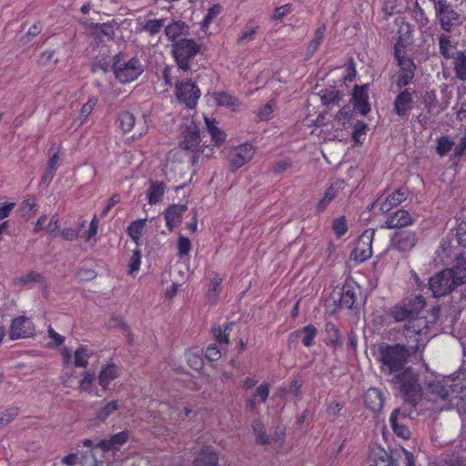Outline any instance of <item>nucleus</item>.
Masks as SVG:
<instances>
[{
	"label": "nucleus",
	"instance_id": "cd10ccee",
	"mask_svg": "<svg viewBox=\"0 0 466 466\" xmlns=\"http://www.w3.org/2000/svg\"><path fill=\"white\" fill-rule=\"evenodd\" d=\"M212 96L218 106L228 107L232 111H237L241 104L237 97L227 92H215Z\"/></svg>",
	"mask_w": 466,
	"mask_h": 466
},
{
	"label": "nucleus",
	"instance_id": "2eb2a0df",
	"mask_svg": "<svg viewBox=\"0 0 466 466\" xmlns=\"http://www.w3.org/2000/svg\"><path fill=\"white\" fill-rule=\"evenodd\" d=\"M34 330V324L28 318L18 317L13 320L10 337L12 339L27 338L33 334Z\"/></svg>",
	"mask_w": 466,
	"mask_h": 466
},
{
	"label": "nucleus",
	"instance_id": "3c124183",
	"mask_svg": "<svg viewBox=\"0 0 466 466\" xmlns=\"http://www.w3.org/2000/svg\"><path fill=\"white\" fill-rule=\"evenodd\" d=\"M297 334H304L302 338V343L306 347H309L313 344L314 338L317 334V329L312 325H308L304 327L302 329L298 330Z\"/></svg>",
	"mask_w": 466,
	"mask_h": 466
},
{
	"label": "nucleus",
	"instance_id": "0eeeda50",
	"mask_svg": "<svg viewBox=\"0 0 466 466\" xmlns=\"http://www.w3.org/2000/svg\"><path fill=\"white\" fill-rule=\"evenodd\" d=\"M424 307V300L421 296H416L414 301H402L390 309V316L396 322H410L411 318L419 316Z\"/></svg>",
	"mask_w": 466,
	"mask_h": 466
},
{
	"label": "nucleus",
	"instance_id": "6e6d98bb",
	"mask_svg": "<svg viewBox=\"0 0 466 466\" xmlns=\"http://www.w3.org/2000/svg\"><path fill=\"white\" fill-rule=\"evenodd\" d=\"M332 228L338 238L342 237L348 231L345 217H339L333 220Z\"/></svg>",
	"mask_w": 466,
	"mask_h": 466
},
{
	"label": "nucleus",
	"instance_id": "774afa93",
	"mask_svg": "<svg viewBox=\"0 0 466 466\" xmlns=\"http://www.w3.org/2000/svg\"><path fill=\"white\" fill-rule=\"evenodd\" d=\"M453 155L455 157H461L466 150V137L461 138L458 145L453 147Z\"/></svg>",
	"mask_w": 466,
	"mask_h": 466
},
{
	"label": "nucleus",
	"instance_id": "a18cd8bd",
	"mask_svg": "<svg viewBox=\"0 0 466 466\" xmlns=\"http://www.w3.org/2000/svg\"><path fill=\"white\" fill-rule=\"evenodd\" d=\"M440 52L445 58L452 56L454 46L451 44V37L448 35L441 34L439 36Z\"/></svg>",
	"mask_w": 466,
	"mask_h": 466
},
{
	"label": "nucleus",
	"instance_id": "69168bd1",
	"mask_svg": "<svg viewBox=\"0 0 466 466\" xmlns=\"http://www.w3.org/2000/svg\"><path fill=\"white\" fill-rule=\"evenodd\" d=\"M274 111V106L273 104L270 102V103H268L266 104L259 111H258V117L261 119V120H267L269 118V116H271V114L273 113Z\"/></svg>",
	"mask_w": 466,
	"mask_h": 466
},
{
	"label": "nucleus",
	"instance_id": "aec40b11",
	"mask_svg": "<svg viewBox=\"0 0 466 466\" xmlns=\"http://www.w3.org/2000/svg\"><path fill=\"white\" fill-rule=\"evenodd\" d=\"M187 210V206L181 204H174L167 208L165 211V219L167 228L171 231L181 223L183 214Z\"/></svg>",
	"mask_w": 466,
	"mask_h": 466
},
{
	"label": "nucleus",
	"instance_id": "09e8293b",
	"mask_svg": "<svg viewBox=\"0 0 466 466\" xmlns=\"http://www.w3.org/2000/svg\"><path fill=\"white\" fill-rule=\"evenodd\" d=\"M119 127L124 132H129L135 126V116L129 112H123L118 116Z\"/></svg>",
	"mask_w": 466,
	"mask_h": 466
},
{
	"label": "nucleus",
	"instance_id": "2f4dec72",
	"mask_svg": "<svg viewBox=\"0 0 466 466\" xmlns=\"http://www.w3.org/2000/svg\"><path fill=\"white\" fill-rule=\"evenodd\" d=\"M342 182H336L326 190L323 198L317 203L318 211H323L328 207V205L338 196L339 190L342 188Z\"/></svg>",
	"mask_w": 466,
	"mask_h": 466
},
{
	"label": "nucleus",
	"instance_id": "393cba45",
	"mask_svg": "<svg viewBox=\"0 0 466 466\" xmlns=\"http://www.w3.org/2000/svg\"><path fill=\"white\" fill-rule=\"evenodd\" d=\"M79 390L92 396L100 397L99 390L96 387V378L92 371H86L79 381Z\"/></svg>",
	"mask_w": 466,
	"mask_h": 466
},
{
	"label": "nucleus",
	"instance_id": "423d86ee",
	"mask_svg": "<svg viewBox=\"0 0 466 466\" xmlns=\"http://www.w3.org/2000/svg\"><path fill=\"white\" fill-rule=\"evenodd\" d=\"M200 46L194 39H180L172 45V54L178 69L187 71L189 62L199 52Z\"/></svg>",
	"mask_w": 466,
	"mask_h": 466
},
{
	"label": "nucleus",
	"instance_id": "39448f33",
	"mask_svg": "<svg viewBox=\"0 0 466 466\" xmlns=\"http://www.w3.org/2000/svg\"><path fill=\"white\" fill-rule=\"evenodd\" d=\"M113 72L119 82L126 84L137 79L144 72V66L137 57L126 59L117 55L114 57Z\"/></svg>",
	"mask_w": 466,
	"mask_h": 466
},
{
	"label": "nucleus",
	"instance_id": "a211bd4d",
	"mask_svg": "<svg viewBox=\"0 0 466 466\" xmlns=\"http://www.w3.org/2000/svg\"><path fill=\"white\" fill-rule=\"evenodd\" d=\"M351 101L354 108L361 115L366 116L370 111V106L368 103V91L364 86H357L352 94Z\"/></svg>",
	"mask_w": 466,
	"mask_h": 466
},
{
	"label": "nucleus",
	"instance_id": "37998d69",
	"mask_svg": "<svg viewBox=\"0 0 466 466\" xmlns=\"http://www.w3.org/2000/svg\"><path fill=\"white\" fill-rule=\"evenodd\" d=\"M232 323H228L224 327H221L219 325L213 326L212 332L218 342L224 344L228 343V336L232 329Z\"/></svg>",
	"mask_w": 466,
	"mask_h": 466
},
{
	"label": "nucleus",
	"instance_id": "4d7b16f0",
	"mask_svg": "<svg viewBox=\"0 0 466 466\" xmlns=\"http://www.w3.org/2000/svg\"><path fill=\"white\" fill-rule=\"evenodd\" d=\"M192 245L188 238L180 236L177 240V255L182 258L188 255Z\"/></svg>",
	"mask_w": 466,
	"mask_h": 466
},
{
	"label": "nucleus",
	"instance_id": "72a5a7b5",
	"mask_svg": "<svg viewBox=\"0 0 466 466\" xmlns=\"http://www.w3.org/2000/svg\"><path fill=\"white\" fill-rule=\"evenodd\" d=\"M326 33V25H319L315 30L312 39L309 42L307 46V55L313 56L321 45Z\"/></svg>",
	"mask_w": 466,
	"mask_h": 466
},
{
	"label": "nucleus",
	"instance_id": "1a4fd4ad",
	"mask_svg": "<svg viewBox=\"0 0 466 466\" xmlns=\"http://www.w3.org/2000/svg\"><path fill=\"white\" fill-rule=\"evenodd\" d=\"M453 279V270L444 269L429 280V286L435 298L450 294L458 285Z\"/></svg>",
	"mask_w": 466,
	"mask_h": 466
},
{
	"label": "nucleus",
	"instance_id": "4468645a",
	"mask_svg": "<svg viewBox=\"0 0 466 466\" xmlns=\"http://www.w3.org/2000/svg\"><path fill=\"white\" fill-rule=\"evenodd\" d=\"M417 234L411 230L396 232L390 240L391 247L400 252L411 250L417 243Z\"/></svg>",
	"mask_w": 466,
	"mask_h": 466
},
{
	"label": "nucleus",
	"instance_id": "a19ab883",
	"mask_svg": "<svg viewBox=\"0 0 466 466\" xmlns=\"http://www.w3.org/2000/svg\"><path fill=\"white\" fill-rule=\"evenodd\" d=\"M454 70L459 79L466 80V56L462 52H457L454 56Z\"/></svg>",
	"mask_w": 466,
	"mask_h": 466
},
{
	"label": "nucleus",
	"instance_id": "c03bdc74",
	"mask_svg": "<svg viewBox=\"0 0 466 466\" xmlns=\"http://www.w3.org/2000/svg\"><path fill=\"white\" fill-rule=\"evenodd\" d=\"M119 408L117 400H111L106 402L96 412V420L100 421L106 420L111 414H113Z\"/></svg>",
	"mask_w": 466,
	"mask_h": 466
},
{
	"label": "nucleus",
	"instance_id": "e433bc0d",
	"mask_svg": "<svg viewBox=\"0 0 466 466\" xmlns=\"http://www.w3.org/2000/svg\"><path fill=\"white\" fill-rule=\"evenodd\" d=\"M357 299V293L354 287L347 284L343 287L339 299V306L351 309Z\"/></svg>",
	"mask_w": 466,
	"mask_h": 466
},
{
	"label": "nucleus",
	"instance_id": "c9c22d12",
	"mask_svg": "<svg viewBox=\"0 0 466 466\" xmlns=\"http://www.w3.org/2000/svg\"><path fill=\"white\" fill-rule=\"evenodd\" d=\"M164 193L165 185L162 182H152L147 194L148 204L154 205L160 202Z\"/></svg>",
	"mask_w": 466,
	"mask_h": 466
},
{
	"label": "nucleus",
	"instance_id": "f8f14e48",
	"mask_svg": "<svg viewBox=\"0 0 466 466\" xmlns=\"http://www.w3.org/2000/svg\"><path fill=\"white\" fill-rule=\"evenodd\" d=\"M436 16L441 27L444 31H451V27L459 21V14L446 0H439L435 3Z\"/></svg>",
	"mask_w": 466,
	"mask_h": 466
},
{
	"label": "nucleus",
	"instance_id": "de8ad7c7",
	"mask_svg": "<svg viewBox=\"0 0 466 466\" xmlns=\"http://www.w3.org/2000/svg\"><path fill=\"white\" fill-rule=\"evenodd\" d=\"M62 463L66 466H75L77 463L85 465L86 464V455L80 451L70 453L62 459Z\"/></svg>",
	"mask_w": 466,
	"mask_h": 466
},
{
	"label": "nucleus",
	"instance_id": "ea45409f",
	"mask_svg": "<svg viewBox=\"0 0 466 466\" xmlns=\"http://www.w3.org/2000/svg\"><path fill=\"white\" fill-rule=\"evenodd\" d=\"M252 429L258 443L262 445L271 444L270 437L266 433L265 427L260 420H254L252 423Z\"/></svg>",
	"mask_w": 466,
	"mask_h": 466
},
{
	"label": "nucleus",
	"instance_id": "79ce46f5",
	"mask_svg": "<svg viewBox=\"0 0 466 466\" xmlns=\"http://www.w3.org/2000/svg\"><path fill=\"white\" fill-rule=\"evenodd\" d=\"M451 269L453 270V279L457 280L458 286L466 282V259L457 258L455 267Z\"/></svg>",
	"mask_w": 466,
	"mask_h": 466
},
{
	"label": "nucleus",
	"instance_id": "f257e3e1",
	"mask_svg": "<svg viewBox=\"0 0 466 466\" xmlns=\"http://www.w3.org/2000/svg\"><path fill=\"white\" fill-rule=\"evenodd\" d=\"M418 351V346L383 344L379 349L380 372L397 390L405 401L415 406L421 394L418 375L407 367L409 358Z\"/></svg>",
	"mask_w": 466,
	"mask_h": 466
},
{
	"label": "nucleus",
	"instance_id": "9b49d317",
	"mask_svg": "<svg viewBox=\"0 0 466 466\" xmlns=\"http://www.w3.org/2000/svg\"><path fill=\"white\" fill-rule=\"evenodd\" d=\"M375 230L372 228L366 229L358 238L355 248L350 253V259L356 263H362L369 259L372 255V240Z\"/></svg>",
	"mask_w": 466,
	"mask_h": 466
},
{
	"label": "nucleus",
	"instance_id": "6e6552de",
	"mask_svg": "<svg viewBox=\"0 0 466 466\" xmlns=\"http://www.w3.org/2000/svg\"><path fill=\"white\" fill-rule=\"evenodd\" d=\"M394 56L400 67L396 84L399 87H402L409 85L414 77L415 65L411 58L405 56L404 47L399 43L395 45Z\"/></svg>",
	"mask_w": 466,
	"mask_h": 466
},
{
	"label": "nucleus",
	"instance_id": "b1692460",
	"mask_svg": "<svg viewBox=\"0 0 466 466\" xmlns=\"http://www.w3.org/2000/svg\"><path fill=\"white\" fill-rule=\"evenodd\" d=\"M404 419L405 414L400 412V410H395L390 417V422L394 433L406 440L410 437V432L409 428L402 422Z\"/></svg>",
	"mask_w": 466,
	"mask_h": 466
},
{
	"label": "nucleus",
	"instance_id": "473e14b6",
	"mask_svg": "<svg viewBox=\"0 0 466 466\" xmlns=\"http://www.w3.org/2000/svg\"><path fill=\"white\" fill-rule=\"evenodd\" d=\"M147 220V218L137 219L131 222L127 227V232L128 236L132 238L137 247L140 245L142 233L146 227Z\"/></svg>",
	"mask_w": 466,
	"mask_h": 466
},
{
	"label": "nucleus",
	"instance_id": "c85d7f7f",
	"mask_svg": "<svg viewBox=\"0 0 466 466\" xmlns=\"http://www.w3.org/2000/svg\"><path fill=\"white\" fill-rule=\"evenodd\" d=\"M365 403L373 411L380 410L383 406L382 393L375 388L369 389L365 393Z\"/></svg>",
	"mask_w": 466,
	"mask_h": 466
},
{
	"label": "nucleus",
	"instance_id": "5701e85b",
	"mask_svg": "<svg viewBox=\"0 0 466 466\" xmlns=\"http://www.w3.org/2000/svg\"><path fill=\"white\" fill-rule=\"evenodd\" d=\"M127 440L128 432L120 431L112 435L109 439L99 441L96 448H100L104 451H117L127 441Z\"/></svg>",
	"mask_w": 466,
	"mask_h": 466
},
{
	"label": "nucleus",
	"instance_id": "bb28decb",
	"mask_svg": "<svg viewBox=\"0 0 466 466\" xmlns=\"http://www.w3.org/2000/svg\"><path fill=\"white\" fill-rule=\"evenodd\" d=\"M195 466H218V456L212 447H205L195 460Z\"/></svg>",
	"mask_w": 466,
	"mask_h": 466
},
{
	"label": "nucleus",
	"instance_id": "13d9d810",
	"mask_svg": "<svg viewBox=\"0 0 466 466\" xmlns=\"http://www.w3.org/2000/svg\"><path fill=\"white\" fill-rule=\"evenodd\" d=\"M205 356L208 360L215 361L220 359L222 353L216 345H210L207 348Z\"/></svg>",
	"mask_w": 466,
	"mask_h": 466
},
{
	"label": "nucleus",
	"instance_id": "e2e57ef3",
	"mask_svg": "<svg viewBox=\"0 0 466 466\" xmlns=\"http://www.w3.org/2000/svg\"><path fill=\"white\" fill-rule=\"evenodd\" d=\"M98 221L95 216L89 224V228L83 234V237L86 238V240H90L93 237L96 235Z\"/></svg>",
	"mask_w": 466,
	"mask_h": 466
},
{
	"label": "nucleus",
	"instance_id": "bf43d9fd",
	"mask_svg": "<svg viewBox=\"0 0 466 466\" xmlns=\"http://www.w3.org/2000/svg\"><path fill=\"white\" fill-rule=\"evenodd\" d=\"M23 216L30 217L36 211V204L34 199H26L22 203Z\"/></svg>",
	"mask_w": 466,
	"mask_h": 466
},
{
	"label": "nucleus",
	"instance_id": "6ab92c4d",
	"mask_svg": "<svg viewBox=\"0 0 466 466\" xmlns=\"http://www.w3.org/2000/svg\"><path fill=\"white\" fill-rule=\"evenodd\" d=\"M413 104V94L408 89L400 92L394 101V109L399 116H406Z\"/></svg>",
	"mask_w": 466,
	"mask_h": 466
},
{
	"label": "nucleus",
	"instance_id": "f704fd0d",
	"mask_svg": "<svg viewBox=\"0 0 466 466\" xmlns=\"http://www.w3.org/2000/svg\"><path fill=\"white\" fill-rule=\"evenodd\" d=\"M205 124L207 127V130L211 136L212 141L216 145L222 144L226 139L225 133L217 126V121L215 119L208 118L204 116Z\"/></svg>",
	"mask_w": 466,
	"mask_h": 466
},
{
	"label": "nucleus",
	"instance_id": "864d4df0",
	"mask_svg": "<svg viewBox=\"0 0 466 466\" xmlns=\"http://www.w3.org/2000/svg\"><path fill=\"white\" fill-rule=\"evenodd\" d=\"M140 264H141V252L139 250L138 248H137L130 258H129V262H128V273L130 275H133L135 274L136 272H137L139 270V268H140Z\"/></svg>",
	"mask_w": 466,
	"mask_h": 466
},
{
	"label": "nucleus",
	"instance_id": "052dcab7",
	"mask_svg": "<svg viewBox=\"0 0 466 466\" xmlns=\"http://www.w3.org/2000/svg\"><path fill=\"white\" fill-rule=\"evenodd\" d=\"M285 434V428L278 426L275 430L274 434L272 436H269L271 440V444L281 445L284 441Z\"/></svg>",
	"mask_w": 466,
	"mask_h": 466
},
{
	"label": "nucleus",
	"instance_id": "f03ea898",
	"mask_svg": "<svg viewBox=\"0 0 466 466\" xmlns=\"http://www.w3.org/2000/svg\"><path fill=\"white\" fill-rule=\"evenodd\" d=\"M438 312L439 310L434 309L431 313V320H429L422 309L419 316H414L410 322L405 323L403 335L410 346H418V350H420V347H424L428 343L433 336L431 334V327L434 324Z\"/></svg>",
	"mask_w": 466,
	"mask_h": 466
},
{
	"label": "nucleus",
	"instance_id": "603ef678",
	"mask_svg": "<svg viewBox=\"0 0 466 466\" xmlns=\"http://www.w3.org/2000/svg\"><path fill=\"white\" fill-rule=\"evenodd\" d=\"M41 279L40 274L36 272H29L28 274L21 277H17L14 279V284L19 287L27 286L30 283L37 282Z\"/></svg>",
	"mask_w": 466,
	"mask_h": 466
},
{
	"label": "nucleus",
	"instance_id": "338daca9",
	"mask_svg": "<svg viewBox=\"0 0 466 466\" xmlns=\"http://www.w3.org/2000/svg\"><path fill=\"white\" fill-rule=\"evenodd\" d=\"M291 11V5L289 4L283 5L279 7H277L273 13L274 19H281L283 16L288 15Z\"/></svg>",
	"mask_w": 466,
	"mask_h": 466
},
{
	"label": "nucleus",
	"instance_id": "49530a36",
	"mask_svg": "<svg viewBox=\"0 0 466 466\" xmlns=\"http://www.w3.org/2000/svg\"><path fill=\"white\" fill-rule=\"evenodd\" d=\"M453 147L454 141L449 137L443 136L437 139L436 152L439 156L444 157L452 150Z\"/></svg>",
	"mask_w": 466,
	"mask_h": 466
},
{
	"label": "nucleus",
	"instance_id": "4be33fe9",
	"mask_svg": "<svg viewBox=\"0 0 466 466\" xmlns=\"http://www.w3.org/2000/svg\"><path fill=\"white\" fill-rule=\"evenodd\" d=\"M119 368L115 364H106L99 371L97 381L103 390H106L113 380L119 376Z\"/></svg>",
	"mask_w": 466,
	"mask_h": 466
},
{
	"label": "nucleus",
	"instance_id": "7ed1b4c3",
	"mask_svg": "<svg viewBox=\"0 0 466 466\" xmlns=\"http://www.w3.org/2000/svg\"><path fill=\"white\" fill-rule=\"evenodd\" d=\"M431 388L432 391L436 392L442 400L452 395V399H460L465 402V407L461 408L466 413V371H460L454 378H448L442 382L432 384Z\"/></svg>",
	"mask_w": 466,
	"mask_h": 466
},
{
	"label": "nucleus",
	"instance_id": "c756f323",
	"mask_svg": "<svg viewBox=\"0 0 466 466\" xmlns=\"http://www.w3.org/2000/svg\"><path fill=\"white\" fill-rule=\"evenodd\" d=\"M187 32L188 26L182 21H174L165 25V34L171 41H175L177 38L186 35Z\"/></svg>",
	"mask_w": 466,
	"mask_h": 466
},
{
	"label": "nucleus",
	"instance_id": "4c0bfd02",
	"mask_svg": "<svg viewBox=\"0 0 466 466\" xmlns=\"http://www.w3.org/2000/svg\"><path fill=\"white\" fill-rule=\"evenodd\" d=\"M370 466H391L390 455L383 449L373 450L370 455Z\"/></svg>",
	"mask_w": 466,
	"mask_h": 466
},
{
	"label": "nucleus",
	"instance_id": "f3484780",
	"mask_svg": "<svg viewBox=\"0 0 466 466\" xmlns=\"http://www.w3.org/2000/svg\"><path fill=\"white\" fill-rule=\"evenodd\" d=\"M413 221L409 211L399 209L388 217L385 225L387 228H400L412 225Z\"/></svg>",
	"mask_w": 466,
	"mask_h": 466
},
{
	"label": "nucleus",
	"instance_id": "680f3d73",
	"mask_svg": "<svg viewBox=\"0 0 466 466\" xmlns=\"http://www.w3.org/2000/svg\"><path fill=\"white\" fill-rule=\"evenodd\" d=\"M18 414L17 410L15 408L5 410L0 417V424L5 425L9 423Z\"/></svg>",
	"mask_w": 466,
	"mask_h": 466
},
{
	"label": "nucleus",
	"instance_id": "ddd939ff",
	"mask_svg": "<svg viewBox=\"0 0 466 466\" xmlns=\"http://www.w3.org/2000/svg\"><path fill=\"white\" fill-rule=\"evenodd\" d=\"M255 155V148L249 143H244L238 147H234L228 154V159L229 167L232 171L243 167L252 159Z\"/></svg>",
	"mask_w": 466,
	"mask_h": 466
},
{
	"label": "nucleus",
	"instance_id": "9d476101",
	"mask_svg": "<svg viewBox=\"0 0 466 466\" xmlns=\"http://www.w3.org/2000/svg\"><path fill=\"white\" fill-rule=\"evenodd\" d=\"M175 95L180 103L192 109L196 107L201 91L195 83L182 80L177 82Z\"/></svg>",
	"mask_w": 466,
	"mask_h": 466
},
{
	"label": "nucleus",
	"instance_id": "7c9ffc66",
	"mask_svg": "<svg viewBox=\"0 0 466 466\" xmlns=\"http://www.w3.org/2000/svg\"><path fill=\"white\" fill-rule=\"evenodd\" d=\"M269 393V384L263 383L256 389L255 394L248 400L247 407L249 410H255L257 403H263L267 400Z\"/></svg>",
	"mask_w": 466,
	"mask_h": 466
},
{
	"label": "nucleus",
	"instance_id": "412c9836",
	"mask_svg": "<svg viewBox=\"0 0 466 466\" xmlns=\"http://www.w3.org/2000/svg\"><path fill=\"white\" fill-rule=\"evenodd\" d=\"M408 197V190L406 188H399L390 194L380 206V210L382 213L390 212L393 208L399 206Z\"/></svg>",
	"mask_w": 466,
	"mask_h": 466
},
{
	"label": "nucleus",
	"instance_id": "8fccbe9b",
	"mask_svg": "<svg viewBox=\"0 0 466 466\" xmlns=\"http://www.w3.org/2000/svg\"><path fill=\"white\" fill-rule=\"evenodd\" d=\"M221 12H222V6L218 4L213 5L211 7H209L207 15H205V17L202 21V29H204V30L208 29L209 25L212 23V21L216 17H218V15H219Z\"/></svg>",
	"mask_w": 466,
	"mask_h": 466
},
{
	"label": "nucleus",
	"instance_id": "dca6fc26",
	"mask_svg": "<svg viewBox=\"0 0 466 466\" xmlns=\"http://www.w3.org/2000/svg\"><path fill=\"white\" fill-rule=\"evenodd\" d=\"M200 143L199 130L192 123L187 129L183 130L180 140V147L185 150L194 151Z\"/></svg>",
	"mask_w": 466,
	"mask_h": 466
},
{
	"label": "nucleus",
	"instance_id": "58836bf2",
	"mask_svg": "<svg viewBox=\"0 0 466 466\" xmlns=\"http://www.w3.org/2000/svg\"><path fill=\"white\" fill-rule=\"evenodd\" d=\"M186 359L188 366L196 371H199L203 368V359L201 351L197 349H190L186 352Z\"/></svg>",
	"mask_w": 466,
	"mask_h": 466
},
{
	"label": "nucleus",
	"instance_id": "5fc2aeb1",
	"mask_svg": "<svg viewBox=\"0 0 466 466\" xmlns=\"http://www.w3.org/2000/svg\"><path fill=\"white\" fill-rule=\"evenodd\" d=\"M97 104V98L95 96L90 97L86 103H85L80 110V117L82 118L81 123H84L88 116L94 110L96 105Z\"/></svg>",
	"mask_w": 466,
	"mask_h": 466
},
{
	"label": "nucleus",
	"instance_id": "a878e982",
	"mask_svg": "<svg viewBox=\"0 0 466 466\" xmlns=\"http://www.w3.org/2000/svg\"><path fill=\"white\" fill-rule=\"evenodd\" d=\"M166 18H145L139 19V29L142 32L147 33L149 35H155L161 31L165 26Z\"/></svg>",
	"mask_w": 466,
	"mask_h": 466
},
{
	"label": "nucleus",
	"instance_id": "0e129e2a",
	"mask_svg": "<svg viewBox=\"0 0 466 466\" xmlns=\"http://www.w3.org/2000/svg\"><path fill=\"white\" fill-rule=\"evenodd\" d=\"M61 237L66 240H75L76 239L80 234L79 230L74 229L72 228H65L60 232Z\"/></svg>",
	"mask_w": 466,
	"mask_h": 466
},
{
	"label": "nucleus",
	"instance_id": "20e7f679",
	"mask_svg": "<svg viewBox=\"0 0 466 466\" xmlns=\"http://www.w3.org/2000/svg\"><path fill=\"white\" fill-rule=\"evenodd\" d=\"M93 355V350L87 346L81 345L74 352L69 349L65 348L62 351L63 363H64V374L62 376L63 385L65 387H72V373H69V370L72 366L76 368H86L88 365L89 359Z\"/></svg>",
	"mask_w": 466,
	"mask_h": 466
}]
</instances>
